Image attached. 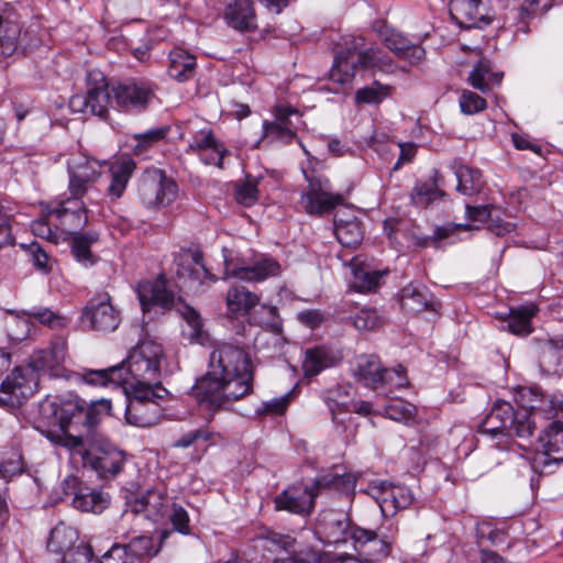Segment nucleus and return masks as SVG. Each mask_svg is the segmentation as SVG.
<instances>
[{"mask_svg":"<svg viewBox=\"0 0 563 563\" xmlns=\"http://www.w3.org/2000/svg\"><path fill=\"white\" fill-rule=\"evenodd\" d=\"M102 165L85 155H73L67 161L68 192L84 198L95 187L101 176Z\"/></svg>","mask_w":563,"mask_h":563,"instance_id":"ddd939ff","label":"nucleus"},{"mask_svg":"<svg viewBox=\"0 0 563 563\" xmlns=\"http://www.w3.org/2000/svg\"><path fill=\"white\" fill-rule=\"evenodd\" d=\"M135 169L134 161L129 156H120L109 165L110 184L107 196L112 200L122 197L128 183Z\"/></svg>","mask_w":563,"mask_h":563,"instance_id":"473e14b6","label":"nucleus"},{"mask_svg":"<svg viewBox=\"0 0 563 563\" xmlns=\"http://www.w3.org/2000/svg\"><path fill=\"white\" fill-rule=\"evenodd\" d=\"M37 376L29 368H14L0 385V405L16 407L22 405L37 389Z\"/></svg>","mask_w":563,"mask_h":563,"instance_id":"4468645a","label":"nucleus"},{"mask_svg":"<svg viewBox=\"0 0 563 563\" xmlns=\"http://www.w3.org/2000/svg\"><path fill=\"white\" fill-rule=\"evenodd\" d=\"M539 365L548 375L563 374V336L540 339L538 341Z\"/></svg>","mask_w":563,"mask_h":563,"instance_id":"c756f323","label":"nucleus"},{"mask_svg":"<svg viewBox=\"0 0 563 563\" xmlns=\"http://www.w3.org/2000/svg\"><path fill=\"white\" fill-rule=\"evenodd\" d=\"M188 152L197 153L207 165L221 167L227 151L214 139L210 130L198 131L188 145Z\"/></svg>","mask_w":563,"mask_h":563,"instance_id":"7c9ffc66","label":"nucleus"},{"mask_svg":"<svg viewBox=\"0 0 563 563\" xmlns=\"http://www.w3.org/2000/svg\"><path fill=\"white\" fill-rule=\"evenodd\" d=\"M352 319V324L358 331H374L382 324V318L376 309L363 308Z\"/></svg>","mask_w":563,"mask_h":563,"instance_id":"bf43d9fd","label":"nucleus"},{"mask_svg":"<svg viewBox=\"0 0 563 563\" xmlns=\"http://www.w3.org/2000/svg\"><path fill=\"white\" fill-rule=\"evenodd\" d=\"M78 479L75 476H68L63 482L65 494H69L67 488L74 489L73 505L76 509L85 512H102L109 505V496L101 490L89 487L76 489Z\"/></svg>","mask_w":563,"mask_h":563,"instance_id":"bb28decb","label":"nucleus"},{"mask_svg":"<svg viewBox=\"0 0 563 563\" xmlns=\"http://www.w3.org/2000/svg\"><path fill=\"white\" fill-rule=\"evenodd\" d=\"M400 303L404 309L419 313L426 310H435L432 296L424 286L410 284L402 288Z\"/></svg>","mask_w":563,"mask_h":563,"instance_id":"58836bf2","label":"nucleus"},{"mask_svg":"<svg viewBox=\"0 0 563 563\" xmlns=\"http://www.w3.org/2000/svg\"><path fill=\"white\" fill-rule=\"evenodd\" d=\"M68 429L46 430L45 437L55 445L66 449L73 459L79 457L81 464L86 463L89 450L81 437L73 435Z\"/></svg>","mask_w":563,"mask_h":563,"instance_id":"ea45409f","label":"nucleus"},{"mask_svg":"<svg viewBox=\"0 0 563 563\" xmlns=\"http://www.w3.org/2000/svg\"><path fill=\"white\" fill-rule=\"evenodd\" d=\"M537 312L534 305L520 306L510 309L509 318L507 319L508 330L518 335H528L532 331L531 319Z\"/></svg>","mask_w":563,"mask_h":563,"instance_id":"49530a36","label":"nucleus"},{"mask_svg":"<svg viewBox=\"0 0 563 563\" xmlns=\"http://www.w3.org/2000/svg\"><path fill=\"white\" fill-rule=\"evenodd\" d=\"M539 442L544 450L543 464L563 463V423L550 422L540 433Z\"/></svg>","mask_w":563,"mask_h":563,"instance_id":"72a5a7b5","label":"nucleus"},{"mask_svg":"<svg viewBox=\"0 0 563 563\" xmlns=\"http://www.w3.org/2000/svg\"><path fill=\"white\" fill-rule=\"evenodd\" d=\"M384 380L382 384L379 395L385 397H389L395 389L405 388L408 385V379L405 375V369L402 366H398V368H386L384 374Z\"/></svg>","mask_w":563,"mask_h":563,"instance_id":"13d9d810","label":"nucleus"},{"mask_svg":"<svg viewBox=\"0 0 563 563\" xmlns=\"http://www.w3.org/2000/svg\"><path fill=\"white\" fill-rule=\"evenodd\" d=\"M169 132L168 126H161L151 129L144 133H139L133 136L135 144L133 145V153L142 155L155 143L163 140Z\"/></svg>","mask_w":563,"mask_h":563,"instance_id":"4d7b16f0","label":"nucleus"},{"mask_svg":"<svg viewBox=\"0 0 563 563\" xmlns=\"http://www.w3.org/2000/svg\"><path fill=\"white\" fill-rule=\"evenodd\" d=\"M49 406L53 409L59 429H68L74 421L82 422L88 428H91L98 422L101 411L109 413L111 410V401L104 398L92 402L88 408H84L77 402H66L56 408L54 404H49Z\"/></svg>","mask_w":563,"mask_h":563,"instance_id":"f3484780","label":"nucleus"},{"mask_svg":"<svg viewBox=\"0 0 563 563\" xmlns=\"http://www.w3.org/2000/svg\"><path fill=\"white\" fill-rule=\"evenodd\" d=\"M334 362V356L325 347L317 346L313 349H308L305 353V360L302 362L305 376H316L323 369L332 366Z\"/></svg>","mask_w":563,"mask_h":563,"instance_id":"37998d69","label":"nucleus"},{"mask_svg":"<svg viewBox=\"0 0 563 563\" xmlns=\"http://www.w3.org/2000/svg\"><path fill=\"white\" fill-rule=\"evenodd\" d=\"M356 486V477L353 474L346 473L342 475L322 476L316 481V488L319 494L324 489L338 492L345 497L354 494Z\"/></svg>","mask_w":563,"mask_h":563,"instance_id":"de8ad7c7","label":"nucleus"},{"mask_svg":"<svg viewBox=\"0 0 563 563\" xmlns=\"http://www.w3.org/2000/svg\"><path fill=\"white\" fill-rule=\"evenodd\" d=\"M369 489L384 515H394L398 510L408 508L413 501L412 493L405 486L379 482L372 485Z\"/></svg>","mask_w":563,"mask_h":563,"instance_id":"4be33fe9","label":"nucleus"},{"mask_svg":"<svg viewBox=\"0 0 563 563\" xmlns=\"http://www.w3.org/2000/svg\"><path fill=\"white\" fill-rule=\"evenodd\" d=\"M468 81L475 89L484 92L489 90L490 84H498L500 77L498 74L493 73L489 60L481 59L471 71Z\"/></svg>","mask_w":563,"mask_h":563,"instance_id":"864d4df0","label":"nucleus"},{"mask_svg":"<svg viewBox=\"0 0 563 563\" xmlns=\"http://www.w3.org/2000/svg\"><path fill=\"white\" fill-rule=\"evenodd\" d=\"M66 362L67 343L63 338L54 339L47 347L34 351L30 357L33 372H43L54 378H69Z\"/></svg>","mask_w":563,"mask_h":563,"instance_id":"2eb2a0df","label":"nucleus"},{"mask_svg":"<svg viewBox=\"0 0 563 563\" xmlns=\"http://www.w3.org/2000/svg\"><path fill=\"white\" fill-rule=\"evenodd\" d=\"M321 398L328 407L335 432L349 439L352 435L353 388L350 385H335L325 389Z\"/></svg>","mask_w":563,"mask_h":563,"instance_id":"9b49d317","label":"nucleus"},{"mask_svg":"<svg viewBox=\"0 0 563 563\" xmlns=\"http://www.w3.org/2000/svg\"><path fill=\"white\" fill-rule=\"evenodd\" d=\"M486 106V100L476 92L464 90L460 97V107L464 114H475L483 111Z\"/></svg>","mask_w":563,"mask_h":563,"instance_id":"0e129e2a","label":"nucleus"},{"mask_svg":"<svg viewBox=\"0 0 563 563\" xmlns=\"http://www.w3.org/2000/svg\"><path fill=\"white\" fill-rule=\"evenodd\" d=\"M130 563H146V559L154 556L158 550H154L153 540L148 536L133 538L128 544H123Z\"/></svg>","mask_w":563,"mask_h":563,"instance_id":"5fc2aeb1","label":"nucleus"},{"mask_svg":"<svg viewBox=\"0 0 563 563\" xmlns=\"http://www.w3.org/2000/svg\"><path fill=\"white\" fill-rule=\"evenodd\" d=\"M319 495L316 483L311 486L297 484L283 490L276 496L274 503L277 510H287L291 514L308 516L314 507V499Z\"/></svg>","mask_w":563,"mask_h":563,"instance_id":"6ab92c4d","label":"nucleus"},{"mask_svg":"<svg viewBox=\"0 0 563 563\" xmlns=\"http://www.w3.org/2000/svg\"><path fill=\"white\" fill-rule=\"evenodd\" d=\"M353 529L350 527L347 516L342 511L324 510L320 514L317 533L328 544L344 543L352 539Z\"/></svg>","mask_w":563,"mask_h":563,"instance_id":"5701e85b","label":"nucleus"},{"mask_svg":"<svg viewBox=\"0 0 563 563\" xmlns=\"http://www.w3.org/2000/svg\"><path fill=\"white\" fill-rule=\"evenodd\" d=\"M32 323L27 312L15 313L11 311L5 320L8 336L13 342H22L31 334Z\"/></svg>","mask_w":563,"mask_h":563,"instance_id":"603ef678","label":"nucleus"},{"mask_svg":"<svg viewBox=\"0 0 563 563\" xmlns=\"http://www.w3.org/2000/svg\"><path fill=\"white\" fill-rule=\"evenodd\" d=\"M114 104L120 110L139 112L144 110L153 97L152 90L135 81H128L111 87Z\"/></svg>","mask_w":563,"mask_h":563,"instance_id":"b1692460","label":"nucleus"},{"mask_svg":"<svg viewBox=\"0 0 563 563\" xmlns=\"http://www.w3.org/2000/svg\"><path fill=\"white\" fill-rule=\"evenodd\" d=\"M62 563H97L90 545L79 544L62 555Z\"/></svg>","mask_w":563,"mask_h":563,"instance_id":"338daca9","label":"nucleus"},{"mask_svg":"<svg viewBox=\"0 0 563 563\" xmlns=\"http://www.w3.org/2000/svg\"><path fill=\"white\" fill-rule=\"evenodd\" d=\"M266 541L278 551L272 563H322V552L312 547H299L288 534L269 533Z\"/></svg>","mask_w":563,"mask_h":563,"instance_id":"dca6fc26","label":"nucleus"},{"mask_svg":"<svg viewBox=\"0 0 563 563\" xmlns=\"http://www.w3.org/2000/svg\"><path fill=\"white\" fill-rule=\"evenodd\" d=\"M78 540V532L75 528L59 522L52 530L47 541L49 552L64 555L66 552L74 550Z\"/></svg>","mask_w":563,"mask_h":563,"instance_id":"a19ab883","label":"nucleus"},{"mask_svg":"<svg viewBox=\"0 0 563 563\" xmlns=\"http://www.w3.org/2000/svg\"><path fill=\"white\" fill-rule=\"evenodd\" d=\"M126 397L125 419L135 427H151L158 422L161 417L159 400L168 396L164 386L152 388L123 387Z\"/></svg>","mask_w":563,"mask_h":563,"instance_id":"39448f33","label":"nucleus"},{"mask_svg":"<svg viewBox=\"0 0 563 563\" xmlns=\"http://www.w3.org/2000/svg\"><path fill=\"white\" fill-rule=\"evenodd\" d=\"M225 20L235 30H255L257 25L253 2L251 0H235L227 8Z\"/></svg>","mask_w":563,"mask_h":563,"instance_id":"e433bc0d","label":"nucleus"},{"mask_svg":"<svg viewBox=\"0 0 563 563\" xmlns=\"http://www.w3.org/2000/svg\"><path fill=\"white\" fill-rule=\"evenodd\" d=\"M260 296L242 285H233L225 297L228 313L232 317H244L260 305Z\"/></svg>","mask_w":563,"mask_h":563,"instance_id":"f704fd0d","label":"nucleus"},{"mask_svg":"<svg viewBox=\"0 0 563 563\" xmlns=\"http://www.w3.org/2000/svg\"><path fill=\"white\" fill-rule=\"evenodd\" d=\"M351 268L354 277L353 286L361 292L375 290L384 275L383 272L371 271L361 266L357 258L352 260Z\"/></svg>","mask_w":563,"mask_h":563,"instance_id":"8fccbe9b","label":"nucleus"},{"mask_svg":"<svg viewBox=\"0 0 563 563\" xmlns=\"http://www.w3.org/2000/svg\"><path fill=\"white\" fill-rule=\"evenodd\" d=\"M123 367L111 366L106 369H90L84 374V380L90 385L114 386L123 388Z\"/></svg>","mask_w":563,"mask_h":563,"instance_id":"3c124183","label":"nucleus"},{"mask_svg":"<svg viewBox=\"0 0 563 563\" xmlns=\"http://www.w3.org/2000/svg\"><path fill=\"white\" fill-rule=\"evenodd\" d=\"M534 431V421L525 410L514 411L507 401H497L479 426V432L492 438H530Z\"/></svg>","mask_w":563,"mask_h":563,"instance_id":"20e7f679","label":"nucleus"},{"mask_svg":"<svg viewBox=\"0 0 563 563\" xmlns=\"http://www.w3.org/2000/svg\"><path fill=\"white\" fill-rule=\"evenodd\" d=\"M386 367L376 355H360L356 358L353 375L363 386L380 393Z\"/></svg>","mask_w":563,"mask_h":563,"instance_id":"c85d7f7f","label":"nucleus"},{"mask_svg":"<svg viewBox=\"0 0 563 563\" xmlns=\"http://www.w3.org/2000/svg\"><path fill=\"white\" fill-rule=\"evenodd\" d=\"M254 365L249 352L232 342L212 349L207 372L196 379L192 396L212 413L231 410L253 393Z\"/></svg>","mask_w":563,"mask_h":563,"instance_id":"f257e3e1","label":"nucleus"},{"mask_svg":"<svg viewBox=\"0 0 563 563\" xmlns=\"http://www.w3.org/2000/svg\"><path fill=\"white\" fill-rule=\"evenodd\" d=\"M81 321L93 331L109 333L115 331L121 323V312L112 305L109 294L103 292L87 302Z\"/></svg>","mask_w":563,"mask_h":563,"instance_id":"f8f14e48","label":"nucleus"},{"mask_svg":"<svg viewBox=\"0 0 563 563\" xmlns=\"http://www.w3.org/2000/svg\"><path fill=\"white\" fill-rule=\"evenodd\" d=\"M112 104H114L113 93L100 73L89 74L87 93L73 96L69 101V107L74 112L100 118L108 113L109 107Z\"/></svg>","mask_w":563,"mask_h":563,"instance_id":"1a4fd4ad","label":"nucleus"},{"mask_svg":"<svg viewBox=\"0 0 563 563\" xmlns=\"http://www.w3.org/2000/svg\"><path fill=\"white\" fill-rule=\"evenodd\" d=\"M300 123L301 114L296 109L279 107L275 111L274 121H264L261 142L288 144L296 139Z\"/></svg>","mask_w":563,"mask_h":563,"instance_id":"a211bd4d","label":"nucleus"},{"mask_svg":"<svg viewBox=\"0 0 563 563\" xmlns=\"http://www.w3.org/2000/svg\"><path fill=\"white\" fill-rule=\"evenodd\" d=\"M224 278H236L247 283H261L268 278L278 277L282 274L280 263L269 254L254 255L251 262L233 255L223 250Z\"/></svg>","mask_w":563,"mask_h":563,"instance_id":"423d86ee","label":"nucleus"},{"mask_svg":"<svg viewBox=\"0 0 563 563\" xmlns=\"http://www.w3.org/2000/svg\"><path fill=\"white\" fill-rule=\"evenodd\" d=\"M545 396L547 394L542 393L537 387H522L518 391L517 401L520 406L519 410L527 411L530 421H534V426L537 424V418L540 416Z\"/></svg>","mask_w":563,"mask_h":563,"instance_id":"09e8293b","label":"nucleus"},{"mask_svg":"<svg viewBox=\"0 0 563 563\" xmlns=\"http://www.w3.org/2000/svg\"><path fill=\"white\" fill-rule=\"evenodd\" d=\"M388 93L387 87L374 82L371 86L363 87L358 89L355 93V102L357 104L366 103H379L382 102Z\"/></svg>","mask_w":563,"mask_h":563,"instance_id":"680f3d73","label":"nucleus"},{"mask_svg":"<svg viewBox=\"0 0 563 563\" xmlns=\"http://www.w3.org/2000/svg\"><path fill=\"white\" fill-rule=\"evenodd\" d=\"M99 240L96 231L86 233L74 232L71 234V253L74 257L81 264L88 266L95 263V257L90 251V246Z\"/></svg>","mask_w":563,"mask_h":563,"instance_id":"a18cd8bd","label":"nucleus"},{"mask_svg":"<svg viewBox=\"0 0 563 563\" xmlns=\"http://www.w3.org/2000/svg\"><path fill=\"white\" fill-rule=\"evenodd\" d=\"M541 7L548 11L551 5L548 2L541 3V0H522L517 8L508 12V19L517 22V31L528 33V23L537 16Z\"/></svg>","mask_w":563,"mask_h":563,"instance_id":"c03bdc74","label":"nucleus"},{"mask_svg":"<svg viewBox=\"0 0 563 563\" xmlns=\"http://www.w3.org/2000/svg\"><path fill=\"white\" fill-rule=\"evenodd\" d=\"M334 233L338 241L346 247H354L363 239L360 221L352 210H342L334 217Z\"/></svg>","mask_w":563,"mask_h":563,"instance_id":"2f4dec72","label":"nucleus"},{"mask_svg":"<svg viewBox=\"0 0 563 563\" xmlns=\"http://www.w3.org/2000/svg\"><path fill=\"white\" fill-rule=\"evenodd\" d=\"M165 361L164 349L153 341H142L119 365L123 367V387L152 388L163 386L162 364Z\"/></svg>","mask_w":563,"mask_h":563,"instance_id":"f03ea898","label":"nucleus"},{"mask_svg":"<svg viewBox=\"0 0 563 563\" xmlns=\"http://www.w3.org/2000/svg\"><path fill=\"white\" fill-rule=\"evenodd\" d=\"M167 509V498L158 490H147L135 499L132 510L143 515L146 519L157 522L164 518Z\"/></svg>","mask_w":563,"mask_h":563,"instance_id":"c9c22d12","label":"nucleus"},{"mask_svg":"<svg viewBox=\"0 0 563 563\" xmlns=\"http://www.w3.org/2000/svg\"><path fill=\"white\" fill-rule=\"evenodd\" d=\"M307 190L301 195L300 205L303 210L312 216H321L332 211L336 206L343 203V196L333 192L330 180L323 175H308Z\"/></svg>","mask_w":563,"mask_h":563,"instance_id":"9d476101","label":"nucleus"},{"mask_svg":"<svg viewBox=\"0 0 563 563\" xmlns=\"http://www.w3.org/2000/svg\"><path fill=\"white\" fill-rule=\"evenodd\" d=\"M137 195L146 208L161 209L176 200L178 186L163 170L148 169L139 180Z\"/></svg>","mask_w":563,"mask_h":563,"instance_id":"6e6552de","label":"nucleus"},{"mask_svg":"<svg viewBox=\"0 0 563 563\" xmlns=\"http://www.w3.org/2000/svg\"><path fill=\"white\" fill-rule=\"evenodd\" d=\"M27 314L36 319L40 323L47 325L52 329L64 328L67 325V318L57 314L48 308H41L29 311Z\"/></svg>","mask_w":563,"mask_h":563,"instance_id":"e2e57ef3","label":"nucleus"},{"mask_svg":"<svg viewBox=\"0 0 563 563\" xmlns=\"http://www.w3.org/2000/svg\"><path fill=\"white\" fill-rule=\"evenodd\" d=\"M345 44L346 48L338 52L330 70V79L340 85L352 81L358 65L373 66L377 62L376 52L373 48H366L362 37H352Z\"/></svg>","mask_w":563,"mask_h":563,"instance_id":"0eeeda50","label":"nucleus"},{"mask_svg":"<svg viewBox=\"0 0 563 563\" xmlns=\"http://www.w3.org/2000/svg\"><path fill=\"white\" fill-rule=\"evenodd\" d=\"M123 462L124 455L122 451L114 446L106 445L93 451L89 450L84 466L96 471L100 477H107L108 475L119 473Z\"/></svg>","mask_w":563,"mask_h":563,"instance_id":"cd10ccee","label":"nucleus"},{"mask_svg":"<svg viewBox=\"0 0 563 563\" xmlns=\"http://www.w3.org/2000/svg\"><path fill=\"white\" fill-rule=\"evenodd\" d=\"M444 195V191L439 189L435 183H423L415 187L411 200L417 207H427Z\"/></svg>","mask_w":563,"mask_h":563,"instance_id":"6e6d98bb","label":"nucleus"},{"mask_svg":"<svg viewBox=\"0 0 563 563\" xmlns=\"http://www.w3.org/2000/svg\"><path fill=\"white\" fill-rule=\"evenodd\" d=\"M374 30L383 43L399 58L416 65L424 59L426 51L416 44H411L401 33L395 31L383 21L374 24Z\"/></svg>","mask_w":563,"mask_h":563,"instance_id":"aec40b11","label":"nucleus"},{"mask_svg":"<svg viewBox=\"0 0 563 563\" xmlns=\"http://www.w3.org/2000/svg\"><path fill=\"white\" fill-rule=\"evenodd\" d=\"M451 169L457 179L456 190L459 192L464 196H473L482 190L484 181L478 169L464 165L460 159L452 162Z\"/></svg>","mask_w":563,"mask_h":563,"instance_id":"4c0bfd02","label":"nucleus"},{"mask_svg":"<svg viewBox=\"0 0 563 563\" xmlns=\"http://www.w3.org/2000/svg\"><path fill=\"white\" fill-rule=\"evenodd\" d=\"M258 199V190L256 184L252 180H247L243 184L235 186V200L245 206H253Z\"/></svg>","mask_w":563,"mask_h":563,"instance_id":"774afa93","label":"nucleus"},{"mask_svg":"<svg viewBox=\"0 0 563 563\" xmlns=\"http://www.w3.org/2000/svg\"><path fill=\"white\" fill-rule=\"evenodd\" d=\"M81 197L69 196L56 201V206L49 210V216L59 220L71 234L80 232L87 224V208Z\"/></svg>","mask_w":563,"mask_h":563,"instance_id":"393cba45","label":"nucleus"},{"mask_svg":"<svg viewBox=\"0 0 563 563\" xmlns=\"http://www.w3.org/2000/svg\"><path fill=\"white\" fill-rule=\"evenodd\" d=\"M260 308L253 316V321L262 328H267L271 331L277 332L280 330V320L277 313V308L269 305H258Z\"/></svg>","mask_w":563,"mask_h":563,"instance_id":"052dcab7","label":"nucleus"},{"mask_svg":"<svg viewBox=\"0 0 563 563\" xmlns=\"http://www.w3.org/2000/svg\"><path fill=\"white\" fill-rule=\"evenodd\" d=\"M196 69V57L181 48H175L169 53L168 74L177 81L189 80Z\"/></svg>","mask_w":563,"mask_h":563,"instance_id":"79ce46f5","label":"nucleus"},{"mask_svg":"<svg viewBox=\"0 0 563 563\" xmlns=\"http://www.w3.org/2000/svg\"><path fill=\"white\" fill-rule=\"evenodd\" d=\"M449 12L462 29L482 27L490 22L487 0H451Z\"/></svg>","mask_w":563,"mask_h":563,"instance_id":"412c9836","label":"nucleus"},{"mask_svg":"<svg viewBox=\"0 0 563 563\" xmlns=\"http://www.w3.org/2000/svg\"><path fill=\"white\" fill-rule=\"evenodd\" d=\"M386 416L395 421H407L416 415V407L410 402L396 401L386 406Z\"/></svg>","mask_w":563,"mask_h":563,"instance_id":"69168bd1","label":"nucleus"},{"mask_svg":"<svg viewBox=\"0 0 563 563\" xmlns=\"http://www.w3.org/2000/svg\"><path fill=\"white\" fill-rule=\"evenodd\" d=\"M136 291L144 312L148 311L154 306L165 310L175 308L187 323L188 330H184V333L187 334L192 342L200 341L203 327L200 314L180 299H175V295L167 288V280L163 275H159L154 280H143L139 283Z\"/></svg>","mask_w":563,"mask_h":563,"instance_id":"7ed1b4c3","label":"nucleus"},{"mask_svg":"<svg viewBox=\"0 0 563 563\" xmlns=\"http://www.w3.org/2000/svg\"><path fill=\"white\" fill-rule=\"evenodd\" d=\"M390 534H384L383 530L373 531L363 528H354L352 540L355 545H360L369 556L372 563L375 560L385 558L389 554L394 542V529L390 528Z\"/></svg>","mask_w":563,"mask_h":563,"instance_id":"a878e982","label":"nucleus"}]
</instances>
